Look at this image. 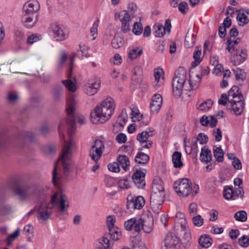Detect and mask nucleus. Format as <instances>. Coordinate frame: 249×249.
Wrapping results in <instances>:
<instances>
[{"instance_id": "nucleus-1", "label": "nucleus", "mask_w": 249, "mask_h": 249, "mask_svg": "<svg viewBox=\"0 0 249 249\" xmlns=\"http://www.w3.org/2000/svg\"><path fill=\"white\" fill-rule=\"evenodd\" d=\"M115 105L111 97L103 101L90 113V119L93 124H103L108 120L114 112Z\"/></svg>"}, {"instance_id": "nucleus-2", "label": "nucleus", "mask_w": 249, "mask_h": 249, "mask_svg": "<svg viewBox=\"0 0 249 249\" xmlns=\"http://www.w3.org/2000/svg\"><path fill=\"white\" fill-rule=\"evenodd\" d=\"M14 194L18 196L21 200H25L29 196L36 195L39 193L37 186L28 183H21L14 181L11 186Z\"/></svg>"}, {"instance_id": "nucleus-3", "label": "nucleus", "mask_w": 249, "mask_h": 249, "mask_svg": "<svg viewBox=\"0 0 249 249\" xmlns=\"http://www.w3.org/2000/svg\"><path fill=\"white\" fill-rule=\"evenodd\" d=\"M187 72L183 67H179L176 71L172 80L173 94L176 98H179L183 88L186 86Z\"/></svg>"}, {"instance_id": "nucleus-4", "label": "nucleus", "mask_w": 249, "mask_h": 249, "mask_svg": "<svg viewBox=\"0 0 249 249\" xmlns=\"http://www.w3.org/2000/svg\"><path fill=\"white\" fill-rule=\"evenodd\" d=\"M176 217H179L181 219L180 222V228L176 230V235L180 240V242L183 247L187 249L191 246V236L190 230L187 229L186 226V221L185 219L184 214L180 212H178L176 214Z\"/></svg>"}, {"instance_id": "nucleus-5", "label": "nucleus", "mask_w": 249, "mask_h": 249, "mask_svg": "<svg viewBox=\"0 0 249 249\" xmlns=\"http://www.w3.org/2000/svg\"><path fill=\"white\" fill-rule=\"evenodd\" d=\"M191 185L192 182L189 179L180 178L174 182V189L179 196L187 197L192 192Z\"/></svg>"}, {"instance_id": "nucleus-6", "label": "nucleus", "mask_w": 249, "mask_h": 249, "mask_svg": "<svg viewBox=\"0 0 249 249\" xmlns=\"http://www.w3.org/2000/svg\"><path fill=\"white\" fill-rule=\"evenodd\" d=\"M76 101L74 97H71L67 101L68 107L66 111L68 118L66 121L67 124L69 127V133L71 134L75 129L76 117L74 115V106Z\"/></svg>"}, {"instance_id": "nucleus-7", "label": "nucleus", "mask_w": 249, "mask_h": 249, "mask_svg": "<svg viewBox=\"0 0 249 249\" xmlns=\"http://www.w3.org/2000/svg\"><path fill=\"white\" fill-rule=\"evenodd\" d=\"M71 142H68L65 143L63 149L61 156L60 159L61 160L64 174L66 177H68L70 173L71 166L72 163L69 157V155L71 153Z\"/></svg>"}, {"instance_id": "nucleus-8", "label": "nucleus", "mask_w": 249, "mask_h": 249, "mask_svg": "<svg viewBox=\"0 0 249 249\" xmlns=\"http://www.w3.org/2000/svg\"><path fill=\"white\" fill-rule=\"evenodd\" d=\"M35 139V135L31 132L25 130L19 131L17 137L16 142L19 148H24L28 142H32Z\"/></svg>"}, {"instance_id": "nucleus-9", "label": "nucleus", "mask_w": 249, "mask_h": 249, "mask_svg": "<svg viewBox=\"0 0 249 249\" xmlns=\"http://www.w3.org/2000/svg\"><path fill=\"white\" fill-rule=\"evenodd\" d=\"M105 148L104 142L100 140H96L94 142L89 152V155L91 159L96 162L99 160L102 156V149Z\"/></svg>"}, {"instance_id": "nucleus-10", "label": "nucleus", "mask_w": 249, "mask_h": 249, "mask_svg": "<svg viewBox=\"0 0 249 249\" xmlns=\"http://www.w3.org/2000/svg\"><path fill=\"white\" fill-rule=\"evenodd\" d=\"M134 169V173L132 176V179L138 188H143L145 185L144 178L146 173L145 169L138 168L135 166Z\"/></svg>"}, {"instance_id": "nucleus-11", "label": "nucleus", "mask_w": 249, "mask_h": 249, "mask_svg": "<svg viewBox=\"0 0 249 249\" xmlns=\"http://www.w3.org/2000/svg\"><path fill=\"white\" fill-rule=\"evenodd\" d=\"M230 107L227 106V108L232 110L236 115H241L245 107V101L242 94H240L238 100H234L232 99H228Z\"/></svg>"}, {"instance_id": "nucleus-12", "label": "nucleus", "mask_w": 249, "mask_h": 249, "mask_svg": "<svg viewBox=\"0 0 249 249\" xmlns=\"http://www.w3.org/2000/svg\"><path fill=\"white\" fill-rule=\"evenodd\" d=\"M101 86V81L97 78L89 79L83 87L84 92L88 95L96 94Z\"/></svg>"}, {"instance_id": "nucleus-13", "label": "nucleus", "mask_w": 249, "mask_h": 249, "mask_svg": "<svg viewBox=\"0 0 249 249\" xmlns=\"http://www.w3.org/2000/svg\"><path fill=\"white\" fill-rule=\"evenodd\" d=\"M51 28L53 32V37L56 41H63L69 36L67 30L57 23H53Z\"/></svg>"}, {"instance_id": "nucleus-14", "label": "nucleus", "mask_w": 249, "mask_h": 249, "mask_svg": "<svg viewBox=\"0 0 249 249\" xmlns=\"http://www.w3.org/2000/svg\"><path fill=\"white\" fill-rule=\"evenodd\" d=\"M180 240L173 233L169 232L164 239L165 247L162 249H180Z\"/></svg>"}, {"instance_id": "nucleus-15", "label": "nucleus", "mask_w": 249, "mask_h": 249, "mask_svg": "<svg viewBox=\"0 0 249 249\" xmlns=\"http://www.w3.org/2000/svg\"><path fill=\"white\" fill-rule=\"evenodd\" d=\"M162 103V96L159 94H155L152 97L150 103V108L151 111L155 114L158 113L161 107Z\"/></svg>"}, {"instance_id": "nucleus-16", "label": "nucleus", "mask_w": 249, "mask_h": 249, "mask_svg": "<svg viewBox=\"0 0 249 249\" xmlns=\"http://www.w3.org/2000/svg\"><path fill=\"white\" fill-rule=\"evenodd\" d=\"M38 15H22L21 17V21L25 27L30 28L35 25L38 20Z\"/></svg>"}, {"instance_id": "nucleus-17", "label": "nucleus", "mask_w": 249, "mask_h": 249, "mask_svg": "<svg viewBox=\"0 0 249 249\" xmlns=\"http://www.w3.org/2000/svg\"><path fill=\"white\" fill-rule=\"evenodd\" d=\"M53 208L50 206V204L45 205L43 203L41 204L39 208L37 210V217L43 220H47L50 215V213L48 212V209Z\"/></svg>"}, {"instance_id": "nucleus-18", "label": "nucleus", "mask_w": 249, "mask_h": 249, "mask_svg": "<svg viewBox=\"0 0 249 249\" xmlns=\"http://www.w3.org/2000/svg\"><path fill=\"white\" fill-rule=\"evenodd\" d=\"M236 54L233 56L235 64L239 65L243 63L247 58V50L242 49L241 51L236 50Z\"/></svg>"}, {"instance_id": "nucleus-19", "label": "nucleus", "mask_w": 249, "mask_h": 249, "mask_svg": "<svg viewBox=\"0 0 249 249\" xmlns=\"http://www.w3.org/2000/svg\"><path fill=\"white\" fill-rule=\"evenodd\" d=\"M212 160L211 151L209 150L207 146H204L201 148L200 154V160L202 162L208 163Z\"/></svg>"}, {"instance_id": "nucleus-20", "label": "nucleus", "mask_w": 249, "mask_h": 249, "mask_svg": "<svg viewBox=\"0 0 249 249\" xmlns=\"http://www.w3.org/2000/svg\"><path fill=\"white\" fill-rule=\"evenodd\" d=\"M153 193H161L164 192L163 182L159 177H156L153 180L152 192Z\"/></svg>"}, {"instance_id": "nucleus-21", "label": "nucleus", "mask_w": 249, "mask_h": 249, "mask_svg": "<svg viewBox=\"0 0 249 249\" xmlns=\"http://www.w3.org/2000/svg\"><path fill=\"white\" fill-rule=\"evenodd\" d=\"M164 192L153 193L151 192L150 196V202L156 205H161L164 201Z\"/></svg>"}, {"instance_id": "nucleus-22", "label": "nucleus", "mask_w": 249, "mask_h": 249, "mask_svg": "<svg viewBox=\"0 0 249 249\" xmlns=\"http://www.w3.org/2000/svg\"><path fill=\"white\" fill-rule=\"evenodd\" d=\"M124 12V16L122 19L121 20L122 22L121 29L124 33H126L130 30L129 22L131 21V18L128 12Z\"/></svg>"}, {"instance_id": "nucleus-23", "label": "nucleus", "mask_w": 249, "mask_h": 249, "mask_svg": "<svg viewBox=\"0 0 249 249\" xmlns=\"http://www.w3.org/2000/svg\"><path fill=\"white\" fill-rule=\"evenodd\" d=\"M201 54V48L200 46H196L195 47V51L193 54V58L194 61L191 63L192 68H195L198 66L202 60V58H200Z\"/></svg>"}, {"instance_id": "nucleus-24", "label": "nucleus", "mask_w": 249, "mask_h": 249, "mask_svg": "<svg viewBox=\"0 0 249 249\" xmlns=\"http://www.w3.org/2000/svg\"><path fill=\"white\" fill-rule=\"evenodd\" d=\"M153 131H150L149 132L143 131L141 133H139L137 136V140L139 141L141 145L144 144L145 142H147L148 139L150 136H153Z\"/></svg>"}, {"instance_id": "nucleus-25", "label": "nucleus", "mask_w": 249, "mask_h": 249, "mask_svg": "<svg viewBox=\"0 0 249 249\" xmlns=\"http://www.w3.org/2000/svg\"><path fill=\"white\" fill-rule=\"evenodd\" d=\"M66 201L67 196L65 195L61 194L60 200L57 203L58 207L59 208L58 212L59 213H65L67 211L66 208L69 207V204L67 203Z\"/></svg>"}, {"instance_id": "nucleus-26", "label": "nucleus", "mask_w": 249, "mask_h": 249, "mask_svg": "<svg viewBox=\"0 0 249 249\" xmlns=\"http://www.w3.org/2000/svg\"><path fill=\"white\" fill-rule=\"evenodd\" d=\"M196 41V35L194 34H191L188 31L185 36L184 45L187 48L194 46Z\"/></svg>"}, {"instance_id": "nucleus-27", "label": "nucleus", "mask_w": 249, "mask_h": 249, "mask_svg": "<svg viewBox=\"0 0 249 249\" xmlns=\"http://www.w3.org/2000/svg\"><path fill=\"white\" fill-rule=\"evenodd\" d=\"M149 156L143 152L139 151L135 158V161L139 164H145L149 160Z\"/></svg>"}, {"instance_id": "nucleus-28", "label": "nucleus", "mask_w": 249, "mask_h": 249, "mask_svg": "<svg viewBox=\"0 0 249 249\" xmlns=\"http://www.w3.org/2000/svg\"><path fill=\"white\" fill-rule=\"evenodd\" d=\"M181 153L178 151H175L172 155V161L175 168H181L183 166V162L181 161Z\"/></svg>"}, {"instance_id": "nucleus-29", "label": "nucleus", "mask_w": 249, "mask_h": 249, "mask_svg": "<svg viewBox=\"0 0 249 249\" xmlns=\"http://www.w3.org/2000/svg\"><path fill=\"white\" fill-rule=\"evenodd\" d=\"M109 234L106 233L102 239H99L98 248L99 249H109Z\"/></svg>"}, {"instance_id": "nucleus-30", "label": "nucleus", "mask_w": 249, "mask_h": 249, "mask_svg": "<svg viewBox=\"0 0 249 249\" xmlns=\"http://www.w3.org/2000/svg\"><path fill=\"white\" fill-rule=\"evenodd\" d=\"M64 88L61 85L56 86L53 90V97L55 101L60 100L63 94Z\"/></svg>"}, {"instance_id": "nucleus-31", "label": "nucleus", "mask_w": 249, "mask_h": 249, "mask_svg": "<svg viewBox=\"0 0 249 249\" xmlns=\"http://www.w3.org/2000/svg\"><path fill=\"white\" fill-rule=\"evenodd\" d=\"M117 161L125 171L128 170L130 165V161L129 158L126 156L119 155L117 158Z\"/></svg>"}, {"instance_id": "nucleus-32", "label": "nucleus", "mask_w": 249, "mask_h": 249, "mask_svg": "<svg viewBox=\"0 0 249 249\" xmlns=\"http://www.w3.org/2000/svg\"><path fill=\"white\" fill-rule=\"evenodd\" d=\"M212 239L207 235H202L199 239V244L203 248H207L212 244Z\"/></svg>"}, {"instance_id": "nucleus-33", "label": "nucleus", "mask_w": 249, "mask_h": 249, "mask_svg": "<svg viewBox=\"0 0 249 249\" xmlns=\"http://www.w3.org/2000/svg\"><path fill=\"white\" fill-rule=\"evenodd\" d=\"M241 41V38L238 37L235 40H232L231 38H229L227 39L226 43L227 44V47L226 48V50L228 51L231 53L232 51H233L235 50V45L239 43Z\"/></svg>"}, {"instance_id": "nucleus-34", "label": "nucleus", "mask_w": 249, "mask_h": 249, "mask_svg": "<svg viewBox=\"0 0 249 249\" xmlns=\"http://www.w3.org/2000/svg\"><path fill=\"white\" fill-rule=\"evenodd\" d=\"M133 198L135 208L138 210L142 209L145 204L143 197L142 196H133Z\"/></svg>"}, {"instance_id": "nucleus-35", "label": "nucleus", "mask_w": 249, "mask_h": 249, "mask_svg": "<svg viewBox=\"0 0 249 249\" xmlns=\"http://www.w3.org/2000/svg\"><path fill=\"white\" fill-rule=\"evenodd\" d=\"M142 53V49H140L139 48H133L129 51L128 53V57L132 60L141 55Z\"/></svg>"}, {"instance_id": "nucleus-36", "label": "nucleus", "mask_w": 249, "mask_h": 249, "mask_svg": "<svg viewBox=\"0 0 249 249\" xmlns=\"http://www.w3.org/2000/svg\"><path fill=\"white\" fill-rule=\"evenodd\" d=\"M124 44V38L120 36H115L111 41V45L115 49L121 47Z\"/></svg>"}, {"instance_id": "nucleus-37", "label": "nucleus", "mask_w": 249, "mask_h": 249, "mask_svg": "<svg viewBox=\"0 0 249 249\" xmlns=\"http://www.w3.org/2000/svg\"><path fill=\"white\" fill-rule=\"evenodd\" d=\"M23 232L27 236L28 241H31L34 237V227L32 225L28 224L26 225L23 229Z\"/></svg>"}, {"instance_id": "nucleus-38", "label": "nucleus", "mask_w": 249, "mask_h": 249, "mask_svg": "<svg viewBox=\"0 0 249 249\" xmlns=\"http://www.w3.org/2000/svg\"><path fill=\"white\" fill-rule=\"evenodd\" d=\"M213 155L217 161L222 162L223 161L224 152L220 146L213 149Z\"/></svg>"}, {"instance_id": "nucleus-39", "label": "nucleus", "mask_w": 249, "mask_h": 249, "mask_svg": "<svg viewBox=\"0 0 249 249\" xmlns=\"http://www.w3.org/2000/svg\"><path fill=\"white\" fill-rule=\"evenodd\" d=\"M223 196L227 200L235 199L234 195V191L230 187H227L224 189Z\"/></svg>"}, {"instance_id": "nucleus-40", "label": "nucleus", "mask_w": 249, "mask_h": 249, "mask_svg": "<svg viewBox=\"0 0 249 249\" xmlns=\"http://www.w3.org/2000/svg\"><path fill=\"white\" fill-rule=\"evenodd\" d=\"M213 105V102L211 100H207L200 105L196 104L197 108L202 111H207L209 110Z\"/></svg>"}, {"instance_id": "nucleus-41", "label": "nucleus", "mask_w": 249, "mask_h": 249, "mask_svg": "<svg viewBox=\"0 0 249 249\" xmlns=\"http://www.w3.org/2000/svg\"><path fill=\"white\" fill-rule=\"evenodd\" d=\"M233 72L235 75L236 80L243 81L246 78V73L243 70L237 68L233 70Z\"/></svg>"}, {"instance_id": "nucleus-42", "label": "nucleus", "mask_w": 249, "mask_h": 249, "mask_svg": "<svg viewBox=\"0 0 249 249\" xmlns=\"http://www.w3.org/2000/svg\"><path fill=\"white\" fill-rule=\"evenodd\" d=\"M239 89L237 86H233L231 89L229 90L228 93V97L230 98V97H232V99L238 98L239 99V96L240 94H242L241 92H239Z\"/></svg>"}, {"instance_id": "nucleus-43", "label": "nucleus", "mask_w": 249, "mask_h": 249, "mask_svg": "<svg viewBox=\"0 0 249 249\" xmlns=\"http://www.w3.org/2000/svg\"><path fill=\"white\" fill-rule=\"evenodd\" d=\"M28 4L29 8L34 12V13H37V11L39 10L40 5L39 2L36 0H30L25 3Z\"/></svg>"}, {"instance_id": "nucleus-44", "label": "nucleus", "mask_w": 249, "mask_h": 249, "mask_svg": "<svg viewBox=\"0 0 249 249\" xmlns=\"http://www.w3.org/2000/svg\"><path fill=\"white\" fill-rule=\"evenodd\" d=\"M143 31V26L142 24L140 22H134L133 28L132 32L137 36L141 35Z\"/></svg>"}, {"instance_id": "nucleus-45", "label": "nucleus", "mask_w": 249, "mask_h": 249, "mask_svg": "<svg viewBox=\"0 0 249 249\" xmlns=\"http://www.w3.org/2000/svg\"><path fill=\"white\" fill-rule=\"evenodd\" d=\"M8 142V137L6 134L4 132H0V150L6 147Z\"/></svg>"}, {"instance_id": "nucleus-46", "label": "nucleus", "mask_w": 249, "mask_h": 249, "mask_svg": "<svg viewBox=\"0 0 249 249\" xmlns=\"http://www.w3.org/2000/svg\"><path fill=\"white\" fill-rule=\"evenodd\" d=\"M237 20L239 22V25L240 26H244L247 24L249 22V19L248 17L244 13H239L237 16Z\"/></svg>"}, {"instance_id": "nucleus-47", "label": "nucleus", "mask_w": 249, "mask_h": 249, "mask_svg": "<svg viewBox=\"0 0 249 249\" xmlns=\"http://www.w3.org/2000/svg\"><path fill=\"white\" fill-rule=\"evenodd\" d=\"M234 217L237 221L244 222L247 220V214L245 211H241L236 212Z\"/></svg>"}, {"instance_id": "nucleus-48", "label": "nucleus", "mask_w": 249, "mask_h": 249, "mask_svg": "<svg viewBox=\"0 0 249 249\" xmlns=\"http://www.w3.org/2000/svg\"><path fill=\"white\" fill-rule=\"evenodd\" d=\"M154 28L155 29L154 32L155 36L161 37L165 34V29H164L162 25L159 24L157 26H155Z\"/></svg>"}, {"instance_id": "nucleus-49", "label": "nucleus", "mask_w": 249, "mask_h": 249, "mask_svg": "<svg viewBox=\"0 0 249 249\" xmlns=\"http://www.w3.org/2000/svg\"><path fill=\"white\" fill-rule=\"evenodd\" d=\"M62 83L64 84L65 87L70 91L74 92L76 90V87L75 84L71 79H67L62 81Z\"/></svg>"}, {"instance_id": "nucleus-50", "label": "nucleus", "mask_w": 249, "mask_h": 249, "mask_svg": "<svg viewBox=\"0 0 249 249\" xmlns=\"http://www.w3.org/2000/svg\"><path fill=\"white\" fill-rule=\"evenodd\" d=\"M12 207L5 204L3 201H0V214H5L11 212Z\"/></svg>"}, {"instance_id": "nucleus-51", "label": "nucleus", "mask_w": 249, "mask_h": 249, "mask_svg": "<svg viewBox=\"0 0 249 249\" xmlns=\"http://www.w3.org/2000/svg\"><path fill=\"white\" fill-rule=\"evenodd\" d=\"M143 223H144V220L142 218H140L138 219L136 218V222L133 225V229L135 232H140L142 230V226Z\"/></svg>"}, {"instance_id": "nucleus-52", "label": "nucleus", "mask_w": 249, "mask_h": 249, "mask_svg": "<svg viewBox=\"0 0 249 249\" xmlns=\"http://www.w3.org/2000/svg\"><path fill=\"white\" fill-rule=\"evenodd\" d=\"M178 9L183 15H186L189 10L187 3L185 1L180 2L178 5Z\"/></svg>"}, {"instance_id": "nucleus-53", "label": "nucleus", "mask_w": 249, "mask_h": 249, "mask_svg": "<svg viewBox=\"0 0 249 249\" xmlns=\"http://www.w3.org/2000/svg\"><path fill=\"white\" fill-rule=\"evenodd\" d=\"M5 99L8 102L13 103L18 100V96L15 92H10L7 94Z\"/></svg>"}, {"instance_id": "nucleus-54", "label": "nucleus", "mask_w": 249, "mask_h": 249, "mask_svg": "<svg viewBox=\"0 0 249 249\" xmlns=\"http://www.w3.org/2000/svg\"><path fill=\"white\" fill-rule=\"evenodd\" d=\"M107 226L110 232L114 229L115 219L112 216H108L107 218Z\"/></svg>"}, {"instance_id": "nucleus-55", "label": "nucleus", "mask_w": 249, "mask_h": 249, "mask_svg": "<svg viewBox=\"0 0 249 249\" xmlns=\"http://www.w3.org/2000/svg\"><path fill=\"white\" fill-rule=\"evenodd\" d=\"M136 222V218L128 219L124 223V228L127 231H131L133 228V225Z\"/></svg>"}, {"instance_id": "nucleus-56", "label": "nucleus", "mask_w": 249, "mask_h": 249, "mask_svg": "<svg viewBox=\"0 0 249 249\" xmlns=\"http://www.w3.org/2000/svg\"><path fill=\"white\" fill-rule=\"evenodd\" d=\"M108 234H109V237L113 240H119L122 237L121 232L117 230L115 231V230H113L111 232H109Z\"/></svg>"}, {"instance_id": "nucleus-57", "label": "nucleus", "mask_w": 249, "mask_h": 249, "mask_svg": "<svg viewBox=\"0 0 249 249\" xmlns=\"http://www.w3.org/2000/svg\"><path fill=\"white\" fill-rule=\"evenodd\" d=\"M239 244L242 247H247L249 246V236L243 235L238 240Z\"/></svg>"}, {"instance_id": "nucleus-58", "label": "nucleus", "mask_w": 249, "mask_h": 249, "mask_svg": "<svg viewBox=\"0 0 249 249\" xmlns=\"http://www.w3.org/2000/svg\"><path fill=\"white\" fill-rule=\"evenodd\" d=\"M133 196H128L127 197V204L126 207L127 209L129 210L130 212H132L133 210L136 209L135 208V206L134 204V201L133 200Z\"/></svg>"}, {"instance_id": "nucleus-59", "label": "nucleus", "mask_w": 249, "mask_h": 249, "mask_svg": "<svg viewBox=\"0 0 249 249\" xmlns=\"http://www.w3.org/2000/svg\"><path fill=\"white\" fill-rule=\"evenodd\" d=\"M193 222L196 226L200 227L203 224V218H202L200 215H197L194 216L192 219Z\"/></svg>"}, {"instance_id": "nucleus-60", "label": "nucleus", "mask_w": 249, "mask_h": 249, "mask_svg": "<svg viewBox=\"0 0 249 249\" xmlns=\"http://www.w3.org/2000/svg\"><path fill=\"white\" fill-rule=\"evenodd\" d=\"M196 139L200 144H204L208 142V137L204 133H201L198 135Z\"/></svg>"}, {"instance_id": "nucleus-61", "label": "nucleus", "mask_w": 249, "mask_h": 249, "mask_svg": "<svg viewBox=\"0 0 249 249\" xmlns=\"http://www.w3.org/2000/svg\"><path fill=\"white\" fill-rule=\"evenodd\" d=\"M107 167L109 171L117 173L119 172L120 170L119 164L115 162L112 163H109L107 165Z\"/></svg>"}, {"instance_id": "nucleus-62", "label": "nucleus", "mask_w": 249, "mask_h": 249, "mask_svg": "<svg viewBox=\"0 0 249 249\" xmlns=\"http://www.w3.org/2000/svg\"><path fill=\"white\" fill-rule=\"evenodd\" d=\"M28 4L25 3L23 6V14L26 15H36L37 13H34L32 9L29 8Z\"/></svg>"}, {"instance_id": "nucleus-63", "label": "nucleus", "mask_w": 249, "mask_h": 249, "mask_svg": "<svg viewBox=\"0 0 249 249\" xmlns=\"http://www.w3.org/2000/svg\"><path fill=\"white\" fill-rule=\"evenodd\" d=\"M244 190L241 187H236L234 191V197L243 198L244 197Z\"/></svg>"}, {"instance_id": "nucleus-64", "label": "nucleus", "mask_w": 249, "mask_h": 249, "mask_svg": "<svg viewBox=\"0 0 249 249\" xmlns=\"http://www.w3.org/2000/svg\"><path fill=\"white\" fill-rule=\"evenodd\" d=\"M213 134L216 142L221 141L222 138V132L220 128H216L213 130Z\"/></svg>"}]
</instances>
